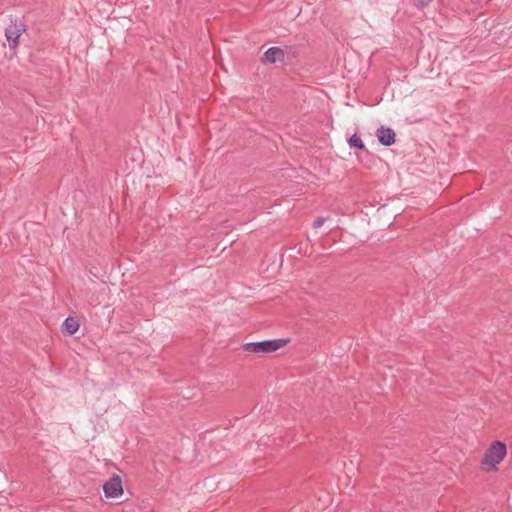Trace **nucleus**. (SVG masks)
Wrapping results in <instances>:
<instances>
[{"label": "nucleus", "mask_w": 512, "mask_h": 512, "mask_svg": "<svg viewBox=\"0 0 512 512\" xmlns=\"http://www.w3.org/2000/svg\"><path fill=\"white\" fill-rule=\"evenodd\" d=\"M507 455L506 444L501 441H494L486 450L482 460L481 467L484 471L492 472L498 470V465Z\"/></svg>", "instance_id": "f257e3e1"}, {"label": "nucleus", "mask_w": 512, "mask_h": 512, "mask_svg": "<svg viewBox=\"0 0 512 512\" xmlns=\"http://www.w3.org/2000/svg\"><path fill=\"white\" fill-rule=\"evenodd\" d=\"M289 342L287 338L263 340L259 342H248L243 344L244 351L254 354L272 353L284 347Z\"/></svg>", "instance_id": "f03ea898"}, {"label": "nucleus", "mask_w": 512, "mask_h": 512, "mask_svg": "<svg viewBox=\"0 0 512 512\" xmlns=\"http://www.w3.org/2000/svg\"><path fill=\"white\" fill-rule=\"evenodd\" d=\"M25 32V25L21 22L17 23L16 21L9 25V27L5 30V36L7 41L9 42V46L12 49H15L19 44L20 36Z\"/></svg>", "instance_id": "7ed1b4c3"}, {"label": "nucleus", "mask_w": 512, "mask_h": 512, "mask_svg": "<svg viewBox=\"0 0 512 512\" xmlns=\"http://www.w3.org/2000/svg\"><path fill=\"white\" fill-rule=\"evenodd\" d=\"M103 491L107 498H117L123 494L122 480L119 475H113L112 478L103 484Z\"/></svg>", "instance_id": "20e7f679"}, {"label": "nucleus", "mask_w": 512, "mask_h": 512, "mask_svg": "<svg viewBox=\"0 0 512 512\" xmlns=\"http://www.w3.org/2000/svg\"><path fill=\"white\" fill-rule=\"evenodd\" d=\"M376 136L380 144L391 146L395 143L396 134L390 127L380 126L376 131Z\"/></svg>", "instance_id": "39448f33"}, {"label": "nucleus", "mask_w": 512, "mask_h": 512, "mask_svg": "<svg viewBox=\"0 0 512 512\" xmlns=\"http://www.w3.org/2000/svg\"><path fill=\"white\" fill-rule=\"evenodd\" d=\"M284 56V51L281 48L271 47L264 53L263 60L269 63L282 62Z\"/></svg>", "instance_id": "423d86ee"}, {"label": "nucleus", "mask_w": 512, "mask_h": 512, "mask_svg": "<svg viewBox=\"0 0 512 512\" xmlns=\"http://www.w3.org/2000/svg\"><path fill=\"white\" fill-rule=\"evenodd\" d=\"M63 331L68 333L69 335H73L79 329V323L75 318L68 317L64 320L62 324Z\"/></svg>", "instance_id": "0eeeda50"}, {"label": "nucleus", "mask_w": 512, "mask_h": 512, "mask_svg": "<svg viewBox=\"0 0 512 512\" xmlns=\"http://www.w3.org/2000/svg\"><path fill=\"white\" fill-rule=\"evenodd\" d=\"M348 144L351 148H358V149H365V145L363 143V141L361 140V138L357 135V134H353L349 139H348Z\"/></svg>", "instance_id": "6e6552de"}, {"label": "nucleus", "mask_w": 512, "mask_h": 512, "mask_svg": "<svg viewBox=\"0 0 512 512\" xmlns=\"http://www.w3.org/2000/svg\"><path fill=\"white\" fill-rule=\"evenodd\" d=\"M324 222H325V218L320 217V218H318V219H316V220L314 221V223H313V227H314V228H316V229H317V228H320V227L324 224Z\"/></svg>", "instance_id": "1a4fd4ad"}, {"label": "nucleus", "mask_w": 512, "mask_h": 512, "mask_svg": "<svg viewBox=\"0 0 512 512\" xmlns=\"http://www.w3.org/2000/svg\"><path fill=\"white\" fill-rule=\"evenodd\" d=\"M432 0H416V6L418 8H423L427 6Z\"/></svg>", "instance_id": "9d476101"}]
</instances>
